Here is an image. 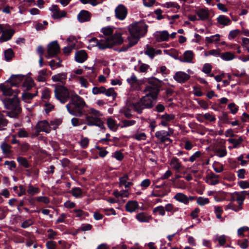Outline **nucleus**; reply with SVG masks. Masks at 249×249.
<instances>
[{"mask_svg": "<svg viewBox=\"0 0 249 249\" xmlns=\"http://www.w3.org/2000/svg\"><path fill=\"white\" fill-rule=\"evenodd\" d=\"M66 108L70 114L77 117H82L88 114L84 107L87 104L84 99L76 93L71 95V99L69 104L66 105Z\"/></svg>", "mask_w": 249, "mask_h": 249, "instance_id": "nucleus-1", "label": "nucleus"}, {"mask_svg": "<svg viewBox=\"0 0 249 249\" xmlns=\"http://www.w3.org/2000/svg\"><path fill=\"white\" fill-rule=\"evenodd\" d=\"M147 28L148 25L143 21L130 24L128 27V31L131 36L127 37L129 41L128 44L131 43L133 44V46L135 45L140 38L145 35L147 32Z\"/></svg>", "mask_w": 249, "mask_h": 249, "instance_id": "nucleus-2", "label": "nucleus"}, {"mask_svg": "<svg viewBox=\"0 0 249 249\" xmlns=\"http://www.w3.org/2000/svg\"><path fill=\"white\" fill-rule=\"evenodd\" d=\"M83 118L78 119L73 118L71 120V123L73 126H79L82 124H85L88 126H96L101 129H105L103 121L100 118L93 117L92 116L88 114L83 115Z\"/></svg>", "mask_w": 249, "mask_h": 249, "instance_id": "nucleus-3", "label": "nucleus"}, {"mask_svg": "<svg viewBox=\"0 0 249 249\" xmlns=\"http://www.w3.org/2000/svg\"><path fill=\"white\" fill-rule=\"evenodd\" d=\"M4 107L7 109H11L7 114L10 117L16 118L21 112L19 99L17 95H14L12 98H5L2 100Z\"/></svg>", "mask_w": 249, "mask_h": 249, "instance_id": "nucleus-4", "label": "nucleus"}, {"mask_svg": "<svg viewBox=\"0 0 249 249\" xmlns=\"http://www.w3.org/2000/svg\"><path fill=\"white\" fill-rule=\"evenodd\" d=\"M122 34L119 32H115L114 35L107 37L105 40H100L97 46L100 50L111 48L115 45H121L123 43Z\"/></svg>", "mask_w": 249, "mask_h": 249, "instance_id": "nucleus-5", "label": "nucleus"}, {"mask_svg": "<svg viewBox=\"0 0 249 249\" xmlns=\"http://www.w3.org/2000/svg\"><path fill=\"white\" fill-rule=\"evenodd\" d=\"M145 81L147 82L149 85L145 87L143 92L145 93L149 92V94H153V98H157V96L160 91V89L163 82L154 76L146 78Z\"/></svg>", "mask_w": 249, "mask_h": 249, "instance_id": "nucleus-6", "label": "nucleus"}, {"mask_svg": "<svg viewBox=\"0 0 249 249\" xmlns=\"http://www.w3.org/2000/svg\"><path fill=\"white\" fill-rule=\"evenodd\" d=\"M156 99L153 98V94H149L148 92L145 96L141 99L140 101L133 104L134 110L138 114H141L144 108H151L153 107L152 99Z\"/></svg>", "mask_w": 249, "mask_h": 249, "instance_id": "nucleus-7", "label": "nucleus"}, {"mask_svg": "<svg viewBox=\"0 0 249 249\" xmlns=\"http://www.w3.org/2000/svg\"><path fill=\"white\" fill-rule=\"evenodd\" d=\"M54 91L55 98L62 104L65 103L69 99L71 100V95L75 93L62 85H56Z\"/></svg>", "mask_w": 249, "mask_h": 249, "instance_id": "nucleus-8", "label": "nucleus"}, {"mask_svg": "<svg viewBox=\"0 0 249 249\" xmlns=\"http://www.w3.org/2000/svg\"><path fill=\"white\" fill-rule=\"evenodd\" d=\"M60 52V46L57 41H53L48 45L47 54L45 57L47 59L53 57Z\"/></svg>", "mask_w": 249, "mask_h": 249, "instance_id": "nucleus-9", "label": "nucleus"}, {"mask_svg": "<svg viewBox=\"0 0 249 249\" xmlns=\"http://www.w3.org/2000/svg\"><path fill=\"white\" fill-rule=\"evenodd\" d=\"M115 16L120 20H124L127 14L126 7L123 4H119L115 10Z\"/></svg>", "mask_w": 249, "mask_h": 249, "instance_id": "nucleus-10", "label": "nucleus"}, {"mask_svg": "<svg viewBox=\"0 0 249 249\" xmlns=\"http://www.w3.org/2000/svg\"><path fill=\"white\" fill-rule=\"evenodd\" d=\"M24 78V75L21 74H12L10 78L8 79L5 83H10L11 87H18V85L22 81Z\"/></svg>", "mask_w": 249, "mask_h": 249, "instance_id": "nucleus-11", "label": "nucleus"}, {"mask_svg": "<svg viewBox=\"0 0 249 249\" xmlns=\"http://www.w3.org/2000/svg\"><path fill=\"white\" fill-rule=\"evenodd\" d=\"M0 89L2 91L3 95L5 96H11L14 94V95H17L18 96V93L20 92L19 90L16 89L14 90L11 87L6 86L5 83L0 84Z\"/></svg>", "mask_w": 249, "mask_h": 249, "instance_id": "nucleus-12", "label": "nucleus"}, {"mask_svg": "<svg viewBox=\"0 0 249 249\" xmlns=\"http://www.w3.org/2000/svg\"><path fill=\"white\" fill-rule=\"evenodd\" d=\"M0 30L2 32L0 37L1 41H6L10 40L14 35L15 31L14 29H10L3 31V27L0 24Z\"/></svg>", "mask_w": 249, "mask_h": 249, "instance_id": "nucleus-13", "label": "nucleus"}, {"mask_svg": "<svg viewBox=\"0 0 249 249\" xmlns=\"http://www.w3.org/2000/svg\"><path fill=\"white\" fill-rule=\"evenodd\" d=\"M173 78L178 83H184L190 79V76L184 72L178 71L174 75Z\"/></svg>", "mask_w": 249, "mask_h": 249, "instance_id": "nucleus-14", "label": "nucleus"}, {"mask_svg": "<svg viewBox=\"0 0 249 249\" xmlns=\"http://www.w3.org/2000/svg\"><path fill=\"white\" fill-rule=\"evenodd\" d=\"M90 18L91 14L89 11L87 10H81L77 15V19L81 23L89 21Z\"/></svg>", "mask_w": 249, "mask_h": 249, "instance_id": "nucleus-15", "label": "nucleus"}, {"mask_svg": "<svg viewBox=\"0 0 249 249\" xmlns=\"http://www.w3.org/2000/svg\"><path fill=\"white\" fill-rule=\"evenodd\" d=\"M75 60L80 63L84 62L88 58V54L85 50L76 51L75 53Z\"/></svg>", "mask_w": 249, "mask_h": 249, "instance_id": "nucleus-16", "label": "nucleus"}, {"mask_svg": "<svg viewBox=\"0 0 249 249\" xmlns=\"http://www.w3.org/2000/svg\"><path fill=\"white\" fill-rule=\"evenodd\" d=\"M36 128L39 130V131H43L47 133L51 131L49 123L46 120L39 121L36 126Z\"/></svg>", "mask_w": 249, "mask_h": 249, "instance_id": "nucleus-17", "label": "nucleus"}, {"mask_svg": "<svg viewBox=\"0 0 249 249\" xmlns=\"http://www.w3.org/2000/svg\"><path fill=\"white\" fill-rule=\"evenodd\" d=\"M67 78V73L62 72L54 75L52 77V80L54 82H59L62 84L64 85L66 83L65 80Z\"/></svg>", "mask_w": 249, "mask_h": 249, "instance_id": "nucleus-18", "label": "nucleus"}, {"mask_svg": "<svg viewBox=\"0 0 249 249\" xmlns=\"http://www.w3.org/2000/svg\"><path fill=\"white\" fill-rule=\"evenodd\" d=\"M125 210L127 212L132 213L138 209V202L136 200H129L125 204Z\"/></svg>", "mask_w": 249, "mask_h": 249, "instance_id": "nucleus-19", "label": "nucleus"}, {"mask_svg": "<svg viewBox=\"0 0 249 249\" xmlns=\"http://www.w3.org/2000/svg\"><path fill=\"white\" fill-rule=\"evenodd\" d=\"M52 74V71H48L47 69L41 70L38 72L37 80L39 82H44L46 81V78L49 77Z\"/></svg>", "mask_w": 249, "mask_h": 249, "instance_id": "nucleus-20", "label": "nucleus"}, {"mask_svg": "<svg viewBox=\"0 0 249 249\" xmlns=\"http://www.w3.org/2000/svg\"><path fill=\"white\" fill-rule=\"evenodd\" d=\"M136 218L140 222L147 223L152 219V217L145 213L142 212L136 215Z\"/></svg>", "mask_w": 249, "mask_h": 249, "instance_id": "nucleus-21", "label": "nucleus"}, {"mask_svg": "<svg viewBox=\"0 0 249 249\" xmlns=\"http://www.w3.org/2000/svg\"><path fill=\"white\" fill-rule=\"evenodd\" d=\"M234 194L237 196L236 201L238 203V206H237V208L239 211L243 209L242 205L246 198L245 196L244 195H241L239 192H234Z\"/></svg>", "mask_w": 249, "mask_h": 249, "instance_id": "nucleus-22", "label": "nucleus"}, {"mask_svg": "<svg viewBox=\"0 0 249 249\" xmlns=\"http://www.w3.org/2000/svg\"><path fill=\"white\" fill-rule=\"evenodd\" d=\"M174 198L177 201L183 203L184 204L187 205L188 204L187 196L183 193H177L174 196Z\"/></svg>", "mask_w": 249, "mask_h": 249, "instance_id": "nucleus-23", "label": "nucleus"}, {"mask_svg": "<svg viewBox=\"0 0 249 249\" xmlns=\"http://www.w3.org/2000/svg\"><path fill=\"white\" fill-rule=\"evenodd\" d=\"M170 165L177 172H179L181 167V164L176 157H173L170 162Z\"/></svg>", "mask_w": 249, "mask_h": 249, "instance_id": "nucleus-24", "label": "nucleus"}, {"mask_svg": "<svg viewBox=\"0 0 249 249\" xmlns=\"http://www.w3.org/2000/svg\"><path fill=\"white\" fill-rule=\"evenodd\" d=\"M168 192L165 189L164 190H153L149 197H163V196L167 195Z\"/></svg>", "mask_w": 249, "mask_h": 249, "instance_id": "nucleus-25", "label": "nucleus"}, {"mask_svg": "<svg viewBox=\"0 0 249 249\" xmlns=\"http://www.w3.org/2000/svg\"><path fill=\"white\" fill-rule=\"evenodd\" d=\"M169 38V34L167 31L160 32V35L156 37V39L158 42L167 41Z\"/></svg>", "mask_w": 249, "mask_h": 249, "instance_id": "nucleus-26", "label": "nucleus"}, {"mask_svg": "<svg viewBox=\"0 0 249 249\" xmlns=\"http://www.w3.org/2000/svg\"><path fill=\"white\" fill-rule=\"evenodd\" d=\"M217 19L218 23L224 26H227L231 23L230 19L224 15H220Z\"/></svg>", "mask_w": 249, "mask_h": 249, "instance_id": "nucleus-27", "label": "nucleus"}, {"mask_svg": "<svg viewBox=\"0 0 249 249\" xmlns=\"http://www.w3.org/2000/svg\"><path fill=\"white\" fill-rule=\"evenodd\" d=\"M196 14L203 20L208 19L209 17L208 11L205 9H199L197 11Z\"/></svg>", "mask_w": 249, "mask_h": 249, "instance_id": "nucleus-28", "label": "nucleus"}, {"mask_svg": "<svg viewBox=\"0 0 249 249\" xmlns=\"http://www.w3.org/2000/svg\"><path fill=\"white\" fill-rule=\"evenodd\" d=\"M116 122L115 120L110 117L107 120V124L108 128L113 131H116L118 125L116 124Z\"/></svg>", "mask_w": 249, "mask_h": 249, "instance_id": "nucleus-29", "label": "nucleus"}, {"mask_svg": "<svg viewBox=\"0 0 249 249\" xmlns=\"http://www.w3.org/2000/svg\"><path fill=\"white\" fill-rule=\"evenodd\" d=\"M228 141L229 143L233 144V148H237L240 147V144L243 142V139L242 137H240L238 139L230 138Z\"/></svg>", "mask_w": 249, "mask_h": 249, "instance_id": "nucleus-30", "label": "nucleus"}, {"mask_svg": "<svg viewBox=\"0 0 249 249\" xmlns=\"http://www.w3.org/2000/svg\"><path fill=\"white\" fill-rule=\"evenodd\" d=\"M220 57L224 61H230L235 58V55L233 53L230 52H226L225 53H221Z\"/></svg>", "mask_w": 249, "mask_h": 249, "instance_id": "nucleus-31", "label": "nucleus"}, {"mask_svg": "<svg viewBox=\"0 0 249 249\" xmlns=\"http://www.w3.org/2000/svg\"><path fill=\"white\" fill-rule=\"evenodd\" d=\"M70 193L76 198H80L82 196V190L78 187H75L72 188Z\"/></svg>", "mask_w": 249, "mask_h": 249, "instance_id": "nucleus-32", "label": "nucleus"}, {"mask_svg": "<svg viewBox=\"0 0 249 249\" xmlns=\"http://www.w3.org/2000/svg\"><path fill=\"white\" fill-rule=\"evenodd\" d=\"M184 60L183 62L190 63L192 62L194 57V53L192 51H186L183 54Z\"/></svg>", "mask_w": 249, "mask_h": 249, "instance_id": "nucleus-33", "label": "nucleus"}, {"mask_svg": "<svg viewBox=\"0 0 249 249\" xmlns=\"http://www.w3.org/2000/svg\"><path fill=\"white\" fill-rule=\"evenodd\" d=\"M220 37V35L219 34H216L210 37H206L205 41L208 44H211L213 42H217L219 41Z\"/></svg>", "mask_w": 249, "mask_h": 249, "instance_id": "nucleus-34", "label": "nucleus"}, {"mask_svg": "<svg viewBox=\"0 0 249 249\" xmlns=\"http://www.w3.org/2000/svg\"><path fill=\"white\" fill-rule=\"evenodd\" d=\"M37 90H36L35 93H31L29 92H24L22 94V100L25 102L32 100L34 97L37 95Z\"/></svg>", "mask_w": 249, "mask_h": 249, "instance_id": "nucleus-35", "label": "nucleus"}, {"mask_svg": "<svg viewBox=\"0 0 249 249\" xmlns=\"http://www.w3.org/2000/svg\"><path fill=\"white\" fill-rule=\"evenodd\" d=\"M40 192V189L38 187H34L31 184L28 185V188L27 190L28 194L31 196H34Z\"/></svg>", "mask_w": 249, "mask_h": 249, "instance_id": "nucleus-36", "label": "nucleus"}, {"mask_svg": "<svg viewBox=\"0 0 249 249\" xmlns=\"http://www.w3.org/2000/svg\"><path fill=\"white\" fill-rule=\"evenodd\" d=\"M146 55H148L151 59H153L155 55V50L149 45H146V50L144 52Z\"/></svg>", "mask_w": 249, "mask_h": 249, "instance_id": "nucleus-37", "label": "nucleus"}, {"mask_svg": "<svg viewBox=\"0 0 249 249\" xmlns=\"http://www.w3.org/2000/svg\"><path fill=\"white\" fill-rule=\"evenodd\" d=\"M17 161L18 163L23 166L25 168H29L30 167V164L28 161V160L24 157H18L17 158Z\"/></svg>", "mask_w": 249, "mask_h": 249, "instance_id": "nucleus-38", "label": "nucleus"}, {"mask_svg": "<svg viewBox=\"0 0 249 249\" xmlns=\"http://www.w3.org/2000/svg\"><path fill=\"white\" fill-rule=\"evenodd\" d=\"M0 147L4 154L7 155L11 153V150H10L11 146L6 142H3L1 144Z\"/></svg>", "mask_w": 249, "mask_h": 249, "instance_id": "nucleus-39", "label": "nucleus"}, {"mask_svg": "<svg viewBox=\"0 0 249 249\" xmlns=\"http://www.w3.org/2000/svg\"><path fill=\"white\" fill-rule=\"evenodd\" d=\"M4 56L7 61H10L14 56V53L12 49H8L4 51Z\"/></svg>", "mask_w": 249, "mask_h": 249, "instance_id": "nucleus-40", "label": "nucleus"}, {"mask_svg": "<svg viewBox=\"0 0 249 249\" xmlns=\"http://www.w3.org/2000/svg\"><path fill=\"white\" fill-rule=\"evenodd\" d=\"M67 16V12L64 11H59L58 12L54 13L52 15V18L53 19H59L61 18H64Z\"/></svg>", "mask_w": 249, "mask_h": 249, "instance_id": "nucleus-41", "label": "nucleus"}, {"mask_svg": "<svg viewBox=\"0 0 249 249\" xmlns=\"http://www.w3.org/2000/svg\"><path fill=\"white\" fill-rule=\"evenodd\" d=\"M101 32L103 33V34L105 36H109L114 34V33L113 34V29L109 26L102 28L101 30Z\"/></svg>", "mask_w": 249, "mask_h": 249, "instance_id": "nucleus-42", "label": "nucleus"}, {"mask_svg": "<svg viewBox=\"0 0 249 249\" xmlns=\"http://www.w3.org/2000/svg\"><path fill=\"white\" fill-rule=\"evenodd\" d=\"M34 224V221L33 219L30 218L24 221L21 224V227L23 229H26Z\"/></svg>", "mask_w": 249, "mask_h": 249, "instance_id": "nucleus-43", "label": "nucleus"}, {"mask_svg": "<svg viewBox=\"0 0 249 249\" xmlns=\"http://www.w3.org/2000/svg\"><path fill=\"white\" fill-rule=\"evenodd\" d=\"M210 202L209 199L208 198H204L201 196H199L197 198L196 203L199 206H202L206 204H208Z\"/></svg>", "mask_w": 249, "mask_h": 249, "instance_id": "nucleus-44", "label": "nucleus"}, {"mask_svg": "<svg viewBox=\"0 0 249 249\" xmlns=\"http://www.w3.org/2000/svg\"><path fill=\"white\" fill-rule=\"evenodd\" d=\"M157 212H158L159 214L161 216L164 215L165 214L164 207L162 206H159L154 208L153 210V213H155Z\"/></svg>", "mask_w": 249, "mask_h": 249, "instance_id": "nucleus-45", "label": "nucleus"}, {"mask_svg": "<svg viewBox=\"0 0 249 249\" xmlns=\"http://www.w3.org/2000/svg\"><path fill=\"white\" fill-rule=\"evenodd\" d=\"M119 180L120 182V186H124L127 180H129L128 174L127 173L124 174L122 177L119 178Z\"/></svg>", "mask_w": 249, "mask_h": 249, "instance_id": "nucleus-46", "label": "nucleus"}, {"mask_svg": "<svg viewBox=\"0 0 249 249\" xmlns=\"http://www.w3.org/2000/svg\"><path fill=\"white\" fill-rule=\"evenodd\" d=\"M106 91V88L101 86L99 88L95 87L92 89V92L94 94H98L99 93H104Z\"/></svg>", "mask_w": 249, "mask_h": 249, "instance_id": "nucleus-47", "label": "nucleus"}, {"mask_svg": "<svg viewBox=\"0 0 249 249\" xmlns=\"http://www.w3.org/2000/svg\"><path fill=\"white\" fill-rule=\"evenodd\" d=\"M228 108L230 110L231 113L232 114H236L238 110V107L234 103L229 104L228 106Z\"/></svg>", "mask_w": 249, "mask_h": 249, "instance_id": "nucleus-48", "label": "nucleus"}, {"mask_svg": "<svg viewBox=\"0 0 249 249\" xmlns=\"http://www.w3.org/2000/svg\"><path fill=\"white\" fill-rule=\"evenodd\" d=\"M175 118V115L173 114L165 113L161 116V119H163L167 122H170Z\"/></svg>", "mask_w": 249, "mask_h": 249, "instance_id": "nucleus-49", "label": "nucleus"}, {"mask_svg": "<svg viewBox=\"0 0 249 249\" xmlns=\"http://www.w3.org/2000/svg\"><path fill=\"white\" fill-rule=\"evenodd\" d=\"M112 158H115L119 161L122 160L124 158L123 154L120 151H116L111 156Z\"/></svg>", "mask_w": 249, "mask_h": 249, "instance_id": "nucleus-50", "label": "nucleus"}, {"mask_svg": "<svg viewBox=\"0 0 249 249\" xmlns=\"http://www.w3.org/2000/svg\"><path fill=\"white\" fill-rule=\"evenodd\" d=\"M33 85L34 81L32 79H31L29 81L26 80L24 82L22 86L24 88H26V90H30L33 87Z\"/></svg>", "mask_w": 249, "mask_h": 249, "instance_id": "nucleus-51", "label": "nucleus"}, {"mask_svg": "<svg viewBox=\"0 0 249 249\" xmlns=\"http://www.w3.org/2000/svg\"><path fill=\"white\" fill-rule=\"evenodd\" d=\"M228 112L223 111L222 112V116L219 118L220 120H221L223 123L225 124H230V122L229 121L230 118L228 116Z\"/></svg>", "mask_w": 249, "mask_h": 249, "instance_id": "nucleus-52", "label": "nucleus"}, {"mask_svg": "<svg viewBox=\"0 0 249 249\" xmlns=\"http://www.w3.org/2000/svg\"><path fill=\"white\" fill-rule=\"evenodd\" d=\"M196 101L201 108L204 109H207L208 108L209 103L207 101L199 99H196Z\"/></svg>", "mask_w": 249, "mask_h": 249, "instance_id": "nucleus-53", "label": "nucleus"}, {"mask_svg": "<svg viewBox=\"0 0 249 249\" xmlns=\"http://www.w3.org/2000/svg\"><path fill=\"white\" fill-rule=\"evenodd\" d=\"M104 93L108 97L112 96L114 98H115L117 96V93L114 91L113 88H110L107 90L106 89V91Z\"/></svg>", "mask_w": 249, "mask_h": 249, "instance_id": "nucleus-54", "label": "nucleus"}, {"mask_svg": "<svg viewBox=\"0 0 249 249\" xmlns=\"http://www.w3.org/2000/svg\"><path fill=\"white\" fill-rule=\"evenodd\" d=\"M87 113L88 115H91L93 117L99 118V116L100 115V112L99 111L95 110L94 108H90V110L87 112Z\"/></svg>", "mask_w": 249, "mask_h": 249, "instance_id": "nucleus-55", "label": "nucleus"}, {"mask_svg": "<svg viewBox=\"0 0 249 249\" xmlns=\"http://www.w3.org/2000/svg\"><path fill=\"white\" fill-rule=\"evenodd\" d=\"M136 123V121L135 120H124L123 121V125L121 126V127H126L129 126H132L134 125Z\"/></svg>", "mask_w": 249, "mask_h": 249, "instance_id": "nucleus-56", "label": "nucleus"}, {"mask_svg": "<svg viewBox=\"0 0 249 249\" xmlns=\"http://www.w3.org/2000/svg\"><path fill=\"white\" fill-rule=\"evenodd\" d=\"M212 67L209 63H205L203 67L202 71L206 73L209 74L211 72Z\"/></svg>", "mask_w": 249, "mask_h": 249, "instance_id": "nucleus-57", "label": "nucleus"}, {"mask_svg": "<svg viewBox=\"0 0 249 249\" xmlns=\"http://www.w3.org/2000/svg\"><path fill=\"white\" fill-rule=\"evenodd\" d=\"M215 153L219 157L222 158L227 155V152L225 148L223 149H218L215 151Z\"/></svg>", "mask_w": 249, "mask_h": 249, "instance_id": "nucleus-58", "label": "nucleus"}, {"mask_svg": "<svg viewBox=\"0 0 249 249\" xmlns=\"http://www.w3.org/2000/svg\"><path fill=\"white\" fill-rule=\"evenodd\" d=\"M233 75L234 76H236L237 77H243L244 76H245L246 83L248 84L249 83V77L246 75V74L245 72L239 73V71H237L236 72L233 73Z\"/></svg>", "mask_w": 249, "mask_h": 249, "instance_id": "nucleus-59", "label": "nucleus"}, {"mask_svg": "<svg viewBox=\"0 0 249 249\" xmlns=\"http://www.w3.org/2000/svg\"><path fill=\"white\" fill-rule=\"evenodd\" d=\"M240 31L238 29L232 30L229 34L228 38L230 40L234 38L239 33Z\"/></svg>", "mask_w": 249, "mask_h": 249, "instance_id": "nucleus-60", "label": "nucleus"}, {"mask_svg": "<svg viewBox=\"0 0 249 249\" xmlns=\"http://www.w3.org/2000/svg\"><path fill=\"white\" fill-rule=\"evenodd\" d=\"M214 213H216V218L220 219L221 218V214L223 212V211L221 207L215 206L214 207Z\"/></svg>", "mask_w": 249, "mask_h": 249, "instance_id": "nucleus-61", "label": "nucleus"}, {"mask_svg": "<svg viewBox=\"0 0 249 249\" xmlns=\"http://www.w3.org/2000/svg\"><path fill=\"white\" fill-rule=\"evenodd\" d=\"M229 209H231L235 212H238V211H239L237 209V206L235 204H233L232 202L230 203L228 205H226L225 207V210L226 211Z\"/></svg>", "mask_w": 249, "mask_h": 249, "instance_id": "nucleus-62", "label": "nucleus"}, {"mask_svg": "<svg viewBox=\"0 0 249 249\" xmlns=\"http://www.w3.org/2000/svg\"><path fill=\"white\" fill-rule=\"evenodd\" d=\"M238 185L242 189L249 188V182L246 180H241L238 182Z\"/></svg>", "mask_w": 249, "mask_h": 249, "instance_id": "nucleus-63", "label": "nucleus"}, {"mask_svg": "<svg viewBox=\"0 0 249 249\" xmlns=\"http://www.w3.org/2000/svg\"><path fill=\"white\" fill-rule=\"evenodd\" d=\"M151 183V181L149 179H145L142 180L141 183V186L142 187V189L144 190L146 189Z\"/></svg>", "mask_w": 249, "mask_h": 249, "instance_id": "nucleus-64", "label": "nucleus"}]
</instances>
